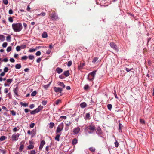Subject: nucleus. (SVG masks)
Wrapping results in <instances>:
<instances>
[{
	"mask_svg": "<svg viewBox=\"0 0 154 154\" xmlns=\"http://www.w3.org/2000/svg\"><path fill=\"white\" fill-rule=\"evenodd\" d=\"M12 28L14 31L15 32H20L22 30L23 26L20 23H14L12 24Z\"/></svg>",
	"mask_w": 154,
	"mask_h": 154,
	"instance_id": "obj_1",
	"label": "nucleus"
},
{
	"mask_svg": "<svg viewBox=\"0 0 154 154\" xmlns=\"http://www.w3.org/2000/svg\"><path fill=\"white\" fill-rule=\"evenodd\" d=\"M97 71L94 70L90 73L87 76V79L90 81H92L95 78Z\"/></svg>",
	"mask_w": 154,
	"mask_h": 154,
	"instance_id": "obj_2",
	"label": "nucleus"
},
{
	"mask_svg": "<svg viewBox=\"0 0 154 154\" xmlns=\"http://www.w3.org/2000/svg\"><path fill=\"white\" fill-rule=\"evenodd\" d=\"M43 108L42 106L40 105L37 108L33 110V111H31V115H34L36 113H38L40 110L42 109Z\"/></svg>",
	"mask_w": 154,
	"mask_h": 154,
	"instance_id": "obj_3",
	"label": "nucleus"
},
{
	"mask_svg": "<svg viewBox=\"0 0 154 154\" xmlns=\"http://www.w3.org/2000/svg\"><path fill=\"white\" fill-rule=\"evenodd\" d=\"M97 134L99 137L101 138H103V137L102 136L103 133L101 128L98 126L96 129H95Z\"/></svg>",
	"mask_w": 154,
	"mask_h": 154,
	"instance_id": "obj_4",
	"label": "nucleus"
},
{
	"mask_svg": "<svg viewBox=\"0 0 154 154\" xmlns=\"http://www.w3.org/2000/svg\"><path fill=\"white\" fill-rule=\"evenodd\" d=\"M20 134L19 133H17V134H14L12 135L11 136V140L12 141H17L19 137Z\"/></svg>",
	"mask_w": 154,
	"mask_h": 154,
	"instance_id": "obj_5",
	"label": "nucleus"
},
{
	"mask_svg": "<svg viewBox=\"0 0 154 154\" xmlns=\"http://www.w3.org/2000/svg\"><path fill=\"white\" fill-rule=\"evenodd\" d=\"M63 126L64 124L63 123H61L60 124L57 128L56 133H59L63 129Z\"/></svg>",
	"mask_w": 154,
	"mask_h": 154,
	"instance_id": "obj_6",
	"label": "nucleus"
},
{
	"mask_svg": "<svg viewBox=\"0 0 154 154\" xmlns=\"http://www.w3.org/2000/svg\"><path fill=\"white\" fill-rule=\"evenodd\" d=\"M110 45L111 48L114 49L116 51L118 52L119 51L118 48L116 44L113 42L110 43Z\"/></svg>",
	"mask_w": 154,
	"mask_h": 154,
	"instance_id": "obj_7",
	"label": "nucleus"
},
{
	"mask_svg": "<svg viewBox=\"0 0 154 154\" xmlns=\"http://www.w3.org/2000/svg\"><path fill=\"white\" fill-rule=\"evenodd\" d=\"M54 90L56 93H61L63 91V89L61 88L57 87H55L53 88Z\"/></svg>",
	"mask_w": 154,
	"mask_h": 154,
	"instance_id": "obj_8",
	"label": "nucleus"
},
{
	"mask_svg": "<svg viewBox=\"0 0 154 154\" xmlns=\"http://www.w3.org/2000/svg\"><path fill=\"white\" fill-rule=\"evenodd\" d=\"M50 17L51 20H56L58 18L57 15L55 13L51 14Z\"/></svg>",
	"mask_w": 154,
	"mask_h": 154,
	"instance_id": "obj_9",
	"label": "nucleus"
},
{
	"mask_svg": "<svg viewBox=\"0 0 154 154\" xmlns=\"http://www.w3.org/2000/svg\"><path fill=\"white\" fill-rule=\"evenodd\" d=\"M80 128L79 127L75 128L73 130V132L74 134H78L80 131Z\"/></svg>",
	"mask_w": 154,
	"mask_h": 154,
	"instance_id": "obj_10",
	"label": "nucleus"
},
{
	"mask_svg": "<svg viewBox=\"0 0 154 154\" xmlns=\"http://www.w3.org/2000/svg\"><path fill=\"white\" fill-rule=\"evenodd\" d=\"M45 142L44 140L41 141L39 147V150H41L43 148L44 145L45 144Z\"/></svg>",
	"mask_w": 154,
	"mask_h": 154,
	"instance_id": "obj_11",
	"label": "nucleus"
},
{
	"mask_svg": "<svg viewBox=\"0 0 154 154\" xmlns=\"http://www.w3.org/2000/svg\"><path fill=\"white\" fill-rule=\"evenodd\" d=\"M57 84L58 85L60 86L62 89L63 88H64L65 87V85L64 84L63 82H59L57 83Z\"/></svg>",
	"mask_w": 154,
	"mask_h": 154,
	"instance_id": "obj_12",
	"label": "nucleus"
},
{
	"mask_svg": "<svg viewBox=\"0 0 154 154\" xmlns=\"http://www.w3.org/2000/svg\"><path fill=\"white\" fill-rule=\"evenodd\" d=\"M18 90L19 89L18 87H16L13 90V91L14 93L15 94L18 96H19V95L18 94Z\"/></svg>",
	"mask_w": 154,
	"mask_h": 154,
	"instance_id": "obj_13",
	"label": "nucleus"
},
{
	"mask_svg": "<svg viewBox=\"0 0 154 154\" xmlns=\"http://www.w3.org/2000/svg\"><path fill=\"white\" fill-rule=\"evenodd\" d=\"M85 65V63H80L78 66V69L79 70H80L83 68V67Z\"/></svg>",
	"mask_w": 154,
	"mask_h": 154,
	"instance_id": "obj_14",
	"label": "nucleus"
},
{
	"mask_svg": "<svg viewBox=\"0 0 154 154\" xmlns=\"http://www.w3.org/2000/svg\"><path fill=\"white\" fill-rule=\"evenodd\" d=\"M88 129L93 131H94L95 130V127L94 125H89L88 127Z\"/></svg>",
	"mask_w": 154,
	"mask_h": 154,
	"instance_id": "obj_15",
	"label": "nucleus"
},
{
	"mask_svg": "<svg viewBox=\"0 0 154 154\" xmlns=\"http://www.w3.org/2000/svg\"><path fill=\"white\" fill-rule=\"evenodd\" d=\"M56 71L58 74H60L63 72V70L60 67H57L56 69Z\"/></svg>",
	"mask_w": 154,
	"mask_h": 154,
	"instance_id": "obj_16",
	"label": "nucleus"
},
{
	"mask_svg": "<svg viewBox=\"0 0 154 154\" xmlns=\"http://www.w3.org/2000/svg\"><path fill=\"white\" fill-rule=\"evenodd\" d=\"M80 106L82 108H84L87 106V104L85 102L81 103L80 104Z\"/></svg>",
	"mask_w": 154,
	"mask_h": 154,
	"instance_id": "obj_17",
	"label": "nucleus"
},
{
	"mask_svg": "<svg viewBox=\"0 0 154 154\" xmlns=\"http://www.w3.org/2000/svg\"><path fill=\"white\" fill-rule=\"evenodd\" d=\"M78 142L77 139L76 138L73 139L72 140V144L73 145H75Z\"/></svg>",
	"mask_w": 154,
	"mask_h": 154,
	"instance_id": "obj_18",
	"label": "nucleus"
},
{
	"mask_svg": "<svg viewBox=\"0 0 154 154\" xmlns=\"http://www.w3.org/2000/svg\"><path fill=\"white\" fill-rule=\"evenodd\" d=\"M63 74L66 77H67L69 76V71L67 70L64 71V72H63Z\"/></svg>",
	"mask_w": 154,
	"mask_h": 154,
	"instance_id": "obj_19",
	"label": "nucleus"
},
{
	"mask_svg": "<svg viewBox=\"0 0 154 154\" xmlns=\"http://www.w3.org/2000/svg\"><path fill=\"white\" fill-rule=\"evenodd\" d=\"M42 36L43 38H46L48 37L47 33L46 32H44L42 33Z\"/></svg>",
	"mask_w": 154,
	"mask_h": 154,
	"instance_id": "obj_20",
	"label": "nucleus"
},
{
	"mask_svg": "<svg viewBox=\"0 0 154 154\" xmlns=\"http://www.w3.org/2000/svg\"><path fill=\"white\" fill-rule=\"evenodd\" d=\"M123 126L122 124L121 123H119V132H122V128Z\"/></svg>",
	"mask_w": 154,
	"mask_h": 154,
	"instance_id": "obj_21",
	"label": "nucleus"
},
{
	"mask_svg": "<svg viewBox=\"0 0 154 154\" xmlns=\"http://www.w3.org/2000/svg\"><path fill=\"white\" fill-rule=\"evenodd\" d=\"M21 66L20 64H17L15 65V67L16 69H19L21 67Z\"/></svg>",
	"mask_w": 154,
	"mask_h": 154,
	"instance_id": "obj_22",
	"label": "nucleus"
},
{
	"mask_svg": "<svg viewBox=\"0 0 154 154\" xmlns=\"http://www.w3.org/2000/svg\"><path fill=\"white\" fill-rule=\"evenodd\" d=\"M54 125V123L52 122H51L49 124V128H52Z\"/></svg>",
	"mask_w": 154,
	"mask_h": 154,
	"instance_id": "obj_23",
	"label": "nucleus"
},
{
	"mask_svg": "<svg viewBox=\"0 0 154 154\" xmlns=\"http://www.w3.org/2000/svg\"><path fill=\"white\" fill-rule=\"evenodd\" d=\"M60 134H57L56 135L55 137V140H57L58 141H59L60 140Z\"/></svg>",
	"mask_w": 154,
	"mask_h": 154,
	"instance_id": "obj_24",
	"label": "nucleus"
},
{
	"mask_svg": "<svg viewBox=\"0 0 154 154\" xmlns=\"http://www.w3.org/2000/svg\"><path fill=\"white\" fill-rule=\"evenodd\" d=\"M5 40V37L3 35L0 34V40L3 42Z\"/></svg>",
	"mask_w": 154,
	"mask_h": 154,
	"instance_id": "obj_25",
	"label": "nucleus"
},
{
	"mask_svg": "<svg viewBox=\"0 0 154 154\" xmlns=\"http://www.w3.org/2000/svg\"><path fill=\"white\" fill-rule=\"evenodd\" d=\"M51 82H49V84H47V85H44V88L46 89H47L50 86L51 83Z\"/></svg>",
	"mask_w": 154,
	"mask_h": 154,
	"instance_id": "obj_26",
	"label": "nucleus"
},
{
	"mask_svg": "<svg viewBox=\"0 0 154 154\" xmlns=\"http://www.w3.org/2000/svg\"><path fill=\"white\" fill-rule=\"evenodd\" d=\"M34 147V145L30 144L27 147V149L30 150L33 149Z\"/></svg>",
	"mask_w": 154,
	"mask_h": 154,
	"instance_id": "obj_27",
	"label": "nucleus"
},
{
	"mask_svg": "<svg viewBox=\"0 0 154 154\" xmlns=\"http://www.w3.org/2000/svg\"><path fill=\"white\" fill-rule=\"evenodd\" d=\"M6 138H7V137L5 136H2L0 137V141H3Z\"/></svg>",
	"mask_w": 154,
	"mask_h": 154,
	"instance_id": "obj_28",
	"label": "nucleus"
},
{
	"mask_svg": "<svg viewBox=\"0 0 154 154\" xmlns=\"http://www.w3.org/2000/svg\"><path fill=\"white\" fill-rule=\"evenodd\" d=\"M108 109L109 110H111L112 108V105L111 104H109L107 106Z\"/></svg>",
	"mask_w": 154,
	"mask_h": 154,
	"instance_id": "obj_29",
	"label": "nucleus"
},
{
	"mask_svg": "<svg viewBox=\"0 0 154 154\" xmlns=\"http://www.w3.org/2000/svg\"><path fill=\"white\" fill-rule=\"evenodd\" d=\"M98 59V58L97 57H94V58L93 59L92 61V63H94L95 64L96 62V61Z\"/></svg>",
	"mask_w": 154,
	"mask_h": 154,
	"instance_id": "obj_30",
	"label": "nucleus"
},
{
	"mask_svg": "<svg viewBox=\"0 0 154 154\" xmlns=\"http://www.w3.org/2000/svg\"><path fill=\"white\" fill-rule=\"evenodd\" d=\"M6 40L8 42H10L11 40V37L10 35H8L6 37Z\"/></svg>",
	"mask_w": 154,
	"mask_h": 154,
	"instance_id": "obj_31",
	"label": "nucleus"
},
{
	"mask_svg": "<svg viewBox=\"0 0 154 154\" xmlns=\"http://www.w3.org/2000/svg\"><path fill=\"white\" fill-rule=\"evenodd\" d=\"M20 104L25 107L28 106V104L26 103H24L22 102H20Z\"/></svg>",
	"mask_w": 154,
	"mask_h": 154,
	"instance_id": "obj_32",
	"label": "nucleus"
},
{
	"mask_svg": "<svg viewBox=\"0 0 154 154\" xmlns=\"http://www.w3.org/2000/svg\"><path fill=\"white\" fill-rule=\"evenodd\" d=\"M37 94V91H34L32 92L31 94V95L32 97L35 96Z\"/></svg>",
	"mask_w": 154,
	"mask_h": 154,
	"instance_id": "obj_33",
	"label": "nucleus"
},
{
	"mask_svg": "<svg viewBox=\"0 0 154 154\" xmlns=\"http://www.w3.org/2000/svg\"><path fill=\"white\" fill-rule=\"evenodd\" d=\"M90 151L92 152H94L95 150V149L93 147H91L89 148Z\"/></svg>",
	"mask_w": 154,
	"mask_h": 154,
	"instance_id": "obj_34",
	"label": "nucleus"
},
{
	"mask_svg": "<svg viewBox=\"0 0 154 154\" xmlns=\"http://www.w3.org/2000/svg\"><path fill=\"white\" fill-rule=\"evenodd\" d=\"M24 146L23 144L21 145L19 149V150L20 151H22L24 148Z\"/></svg>",
	"mask_w": 154,
	"mask_h": 154,
	"instance_id": "obj_35",
	"label": "nucleus"
},
{
	"mask_svg": "<svg viewBox=\"0 0 154 154\" xmlns=\"http://www.w3.org/2000/svg\"><path fill=\"white\" fill-rule=\"evenodd\" d=\"M10 112L11 114L13 116H15L16 115V112L14 110H10Z\"/></svg>",
	"mask_w": 154,
	"mask_h": 154,
	"instance_id": "obj_36",
	"label": "nucleus"
},
{
	"mask_svg": "<svg viewBox=\"0 0 154 154\" xmlns=\"http://www.w3.org/2000/svg\"><path fill=\"white\" fill-rule=\"evenodd\" d=\"M66 116H62L60 117L59 119L60 120V121L62 120L61 119H66Z\"/></svg>",
	"mask_w": 154,
	"mask_h": 154,
	"instance_id": "obj_37",
	"label": "nucleus"
},
{
	"mask_svg": "<svg viewBox=\"0 0 154 154\" xmlns=\"http://www.w3.org/2000/svg\"><path fill=\"white\" fill-rule=\"evenodd\" d=\"M6 81L8 83L10 84L12 82L13 79H8Z\"/></svg>",
	"mask_w": 154,
	"mask_h": 154,
	"instance_id": "obj_38",
	"label": "nucleus"
},
{
	"mask_svg": "<svg viewBox=\"0 0 154 154\" xmlns=\"http://www.w3.org/2000/svg\"><path fill=\"white\" fill-rule=\"evenodd\" d=\"M28 57L30 60H32L34 58V56L33 55H30Z\"/></svg>",
	"mask_w": 154,
	"mask_h": 154,
	"instance_id": "obj_39",
	"label": "nucleus"
},
{
	"mask_svg": "<svg viewBox=\"0 0 154 154\" xmlns=\"http://www.w3.org/2000/svg\"><path fill=\"white\" fill-rule=\"evenodd\" d=\"M7 45H8L7 43L6 42H5L3 43L2 45V46L3 48H6L7 46Z\"/></svg>",
	"mask_w": 154,
	"mask_h": 154,
	"instance_id": "obj_40",
	"label": "nucleus"
},
{
	"mask_svg": "<svg viewBox=\"0 0 154 154\" xmlns=\"http://www.w3.org/2000/svg\"><path fill=\"white\" fill-rule=\"evenodd\" d=\"M16 48V51H19L20 50L21 47L20 46L18 45L17 46Z\"/></svg>",
	"mask_w": 154,
	"mask_h": 154,
	"instance_id": "obj_41",
	"label": "nucleus"
},
{
	"mask_svg": "<svg viewBox=\"0 0 154 154\" xmlns=\"http://www.w3.org/2000/svg\"><path fill=\"white\" fill-rule=\"evenodd\" d=\"M114 144L115 146L117 148L118 147L119 145V143L116 140V142H115Z\"/></svg>",
	"mask_w": 154,
	"mask_h": 154,
	"instance_id": "obj_42",
	"label": "nucleus"
},
{
	"mask_svg": "<svg viewBox=\"0 0 154 154\" xmlns=\"http://www.w3.org/2000/svg\"><path fill=\"white\" fill-rule=\"evenodd\" d=\"M89 88V86L88 85H85L84 87V89L86 90H87Z\"/></svg>",
	"mask_w": 154,
	"mask_h": 154,
	"instance_id": "obj_43",
	"label": "nucleus"
},
{
	"mask_svg": "<svg viewBox=\"0 0 154 154\" xmlns=\"http://www.w3.org/2000/svg\"><path fill=\"white\" fill-rule=\"evenodd\" d=\"M31 111H33V110H30V109H24V111L26 113H27L29 111L31 113Z\"/></svg>",
	"mask_w": 154,
	"mask_h": 154,
	"instance_id": "obj_44",
	"label": "nucleus"
},
{
	"mask_svg": "<svg viewBox=\"0 0 154 154\" xmlns=\"http://www.w3.org/2000/svg\"><path fill=\"white\" fill-rule=\"evenodd\" d=\"M72 64V61H69L68 62L67 65L68 67L70 66Z\"/></svg>",
	"mask_w": 154,
	"mask_h": 154,
	"instance_id": "obj_45",
	"label": "nucleus"
},
{
	"mask_svg": "<svg viewBox=\"0 0 154 154\" xmlns=\"http://www.w3.org/2000/svg\"><path fill=\"white\" fill-rule=\"evenodd\" d=\"M47 101L46 100L43 101L42 103V105L45 106L47 104Z\"/></svg>",
	"mask_w": 154,
	"mask_h": 154,
	"instance_id": "obj_46",
	"label": "nucleus"
},
{
	"mask_svg": "<svg viewBox=\"0 0 154 154\" xmlns=\"http://www.w3.org/2000/svg\"><path fill=\"white\" fill-rule=\"evenodd\" d=\"M11 50V47L9 46L7 48V52H10Z\"/></svg>",
	"mask_w": 154,
	"mask_h": 154,
	"instance_id": "obj_47",
	"label": "nucleus"
},
{
	"mask_svg": "<svg viewBox=\"0 0 154 154\" xmlns=\"http://www.w3.org/2000/svg\"><path fill=\"white\" fill-rule=\"evenodd\" d=\"M27 58H28L27 57L26 55L23 56L21 58V60H26L27 59Z\"/></svg>",
	"mask_w": 154,
	"mask_h": 154,
	"instance_id": "obj_48",
	"label": "nucleus"
},
{
	"mask_svg": "<svg viewBox=\"0 0 154 154\" xmlns=\"http://www.w3.org/2000/svg\"><path fill=\"white\" fill-rule=\"evenodd\" d=\"M8 70V69L7 67H5L4 69V72L5 73L7 72Z\"/></svg>",
	"mask_w": 154,
	"mask_h": 154,
	"instance_id": "obj_49",
	"label": "nucleus"
},
{
	"mask_svg": "<svg viewBox=\"0 0 154 154\" xmlns=\"http://www.w3.org/2000/svg\"><path fill=\"white\" fill-rule=\"evenodd\" d=\"M3 2L4 4L7 5L8 3V0H3Z\"/></svg>",
	"mask_w": 154,
	"mask_h": 154,
	"instance_id": "obj_50",
	"label": "nucleus"
},
{
	"mask_svg": "<svg viewBox=\"0 0 154 154\" xmlns=\"http://www.w3.org/2000/svg\"><path fill=\"white\" fill-rule=\"evenodd\" d=\"M133 68H131V69H129V68H126L125 69L126 70V71L127 72H130L131 70H133Z\"/></svg>",
	"mask_w": 154,
	"mask_h": 154,
	"instance_id": "obj_51",
	"label": "nucleus"
},
{
	"mask_svg": "<svg viewBox=\"0 0 154 154\" xmlns=\"http://www.w3.org/2000/svg\"><path fill=\"white\" fill-rule=\"evenodd\" d=\"M60 101V100L58 99L55 102V103L56 105H58L59 104V102Z\"/></svg>",
	"mask_w": 154,
	"mask_h": 154,
	"instance_id": "obj_52",
	"label": "nucleus"
},
{
	"mask_svg": "<svg viewBox=\"0 0 154 154\" xmlns=\"http://www.w3.org/2000/svg\"><path fill=\"white\" fill-rule=\"evenodd\" d=\"M20 46L21 47V48L24 49L26 47V45L23 44V45H21V46Z\"/></svg>",
	"mask_w": 154,
	"mask_h": 154,
	"instance_id": "obj_53",
	"label": "nucleus"
},
{
	"mask_svg": "<svg viewBox=\"0 0 154 154\" xmlns=\"http://www.w3.org/2000/svg\"><path fill=\"white\" fill-rule=\"evenodd\" d=\"M36 50V48H35V49L33 48L30 49L29 50V51L30 52H33L35 51Z\"/></svg>",
	"mask_w": 154,
	"mask_h": 154,
	"instance_id": "obj_54",
	"label": "nucleus"
},
{
	"mask_svg": "<svg viewBox=\"0 0 154 154\" xmlns=\"http://www.w3.org/2000/svg\"><path fill=\"white\" fill-rule=\"evenodd\" d=\"M35 125V124L34 123H31L29 125V126L31 128H33Z\"/></svg>",
	"mask_w": 154,
	"mask_h": 154,
	"instance_id": "obj_55",
	"label": "nucleus"
},
{
	"mask_svg": "<svg viewBox=\"0 0 154 154\" xmlns=\"http://www.w3.org/2000/svg\"><path fill=\"white\" fill-rule=\"evenodd\" d=\"M41 52L40 51H37L35 53V54L37 56H40L41 55Z\"/></svg>",
	"mask_w": 154,
	"mask_h": 154,
	"instance_id": "obj_56",
	"label": "nucleus"
},
{
	"mask_svg": "<svg viewBox=\"0 0 154 154\" xmlns=\"http://www.w3.org/2000/svg\"><path fill=\"white\" fill-rule=\"evenodd\" d=\"M90 114L89 113H87L85 115V118L88 119L90 117Z\"/></svg>",
	"mask_w": 154,
	"mask_h": 154,
	"instance_id": "obj_57",
	"label": "nucleus"
},
{
	"mask_svg": "<svg viewBox=\"0 0 154 154\" xmlns=\"http://www.w3.org/2000/svg\"><path fill=\"white\" fill-rule=\"evenodd\" d=\"M35 107V105L34 104H32L29 105V107L30 109H32L34 108Z\"/></svg>",
	"mask_w": 154,
	"mask_h": 154,
	"instance_id": "obj_58",
	"label": "nucleus"
},
{
	"mask_svg": "<svg viewBox=\"0 0 154 154\" xmlns=\"http://www.w3.org/2000/svg\"><path fill=\"white\" fill-rule=\"evenodd\" d=\"M0 151L2 152V154H5L6 153V151L5 150H4L0 149Z\"/></svg>",
	"mask_w": 154,
	"mask_h": 154,
	"instance_id": "obj_59",
	"label": "nucleus"
},
{
	"mask_svg": "<svg viewBox=\"0 0 154 154\" xmlns=\"http://www.w3.org/2000/svg\"><path fill=\"white\" fill-rule=\"evenodd\" d=\"M10 61L11 62L14 63L15 62V60L13 58H11L10 59Z\"/></svg>",
	"mask_w": 154,
	"mask_h": 154,
	"instance_id": "obj_60",
	"label": "nucleus"
},
{
	"mask_svg": "<svg viewBox=\"0 0 154 154\" xmlns=\"http://www.w3.org/2000/svg\"><path fill=\"white\" fill-rule=\"evenodd\" d=\"M59 78L61 79H63L64 78V76L63 75V74H62L60 75L59 76Z\"/></svg>",
	"mask_w": 154,
	"mask_h": 154,
	"instance_id": "obj_61",
	"label": "nucleus"
},
{
	"mask_svg": "<svg viewBox=\"0 0 154 154\" xmlns=\"http://www.w3.org/2000/svg\"><path fill=\"white\" fill-rule=\"evenodd\" d=\"M8 20L10 22H13V19L12 17H11L9 18Z\"/></svg>",
	"mask_w": 154,
	"mask_h": 154,
	"instance_id": "obj_62",
	"label": "nucleus"
},
{
	"mask_svg": "<svg viewBox=\"0 0 154 154\" xmlns=\"http://www.w3.org/2000/svg\"><path fill=\"white\" fill-rule=\"evenodd\" d=\"M23 25L24 27V29H26L27 26V24L26 23H23Z\"/></svg>",
	"mask_w": 154,
	"mask_h": 154,
	"instance_id": "obj_63",
	"label": "nucleus"
},
{
	"mask_svg": "<svg viewBox=\"0 0 154 154\" xmlns=\"http://www.w3.org/2000/svg\"><path fill=\"white\" fill-rule=\"evenodd\" d=\"M36 153L35 151V150H32L30 151V154H35Z\"/></svg>",
	"mask_w": 154,
	"mask_h": 154,
	"instance_id": "obj_64",
	"label": "nucleus"
}]
</instances>
